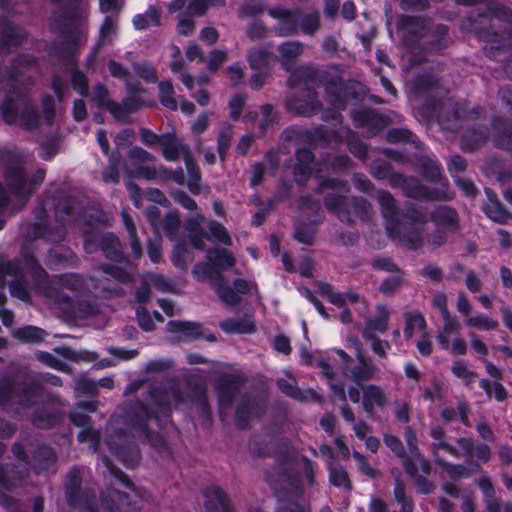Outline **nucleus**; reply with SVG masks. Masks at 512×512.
<instances>
[{"instance_id":"774afa93","label":"nucleus","mask_w":512,"mask_h":512,"mask_svg":"<svg viewBox=\"0 0 512 512\" xmlns=\"http://www.w3.org/2000/svg\"><path fill=\"white\" fill-rule=\"evenodd\" d=\"M363 390V398L383 408L387 405V396L383 389L375 384H369L361 387Z\"/></svg>"},{"instance_id":"4c0bfd02","label":"nucleus","mask_w":512,"mask_h":512,"mask_svg":"<svg viewBox=\"0 0 512 512\" xmlns=\"http://www.w3.org/2000/svg\"><path fill=\"white\" fill-rule=\"evenodd\" d=\"M77 261V255L70 248L55 247L48 250L45 263L48 268L53 269L62 265L73 266Z\"/></svg>"},{"instance_id":"f03ea898","label":"nucleus","mask_w":512,"mask_h":512,"mask_svg":"<svg viewBox=\"0 0 512 512\" xmlns=\"http://www.w3.org/2000/svg\"><path fill=\"white\" fill-rule=\"evenodd\" d=\"M84 468L73 466L63 481L64 497L70 508L80 512H134L138 508L129 501L130 496L116 489L100 493L99 503L92 486L83 487Z\"/></svg>"},{"instance_id":"79ce46f5","label":"nucleus","mask_w":512,"mask_h":512,"mask_svg":"<svg viewBox=\"0 0 512 512\" xmlns=\"http://www.w3.org/2000/svg\"><path fill=\"white\" fill-rule=\"evenodd\" d=\"M63 420L58 409H38L31 417L32 424L40 429H50L59 425Z\"/></svg>"},{"instance_id":"6ab92c4d","label":"nucleus","mask_w":512,"mask_h":512,"mask_svg":"<svg viewBox=\"0 0 512 512\" xmlns=\"http://www.w3.org/2000/svg\"><path fill=\"white\" fill-rule=\"evenodd\" d=\"M357 360L358 363L352 367L350 365L342 366V374L361 388L363 383L374 378L377 367L370 357L364 356L361 352L357 354Z\"/></svg>"},{"instance_id":"a18cd8bd","label":"nucleus","mask_w":512,"mask_h":512,"mask_svg":"<svg viewBox=\"0 0 512 512\" xmlns=\"http://www.w3.org/2000/svg\"><path fill=\"white\" fill-rule=\"evenodd\" d=\"M13 336L24 344H38L45 340V338L48 336V333L43 328L26 325L17 328L14 331Z\"/></svg>"},{"instance_id":"37998d69","label":"nucleus","mask_w":512,"mask_h":512,"mask_svg":"<svg viewBox=\"0 0 512 512\" xmlns=\"http://www.w3.org/2000/svg\"><path fill=\"white\" fill-rule=\"evenodd\" d=\"M386 141L390 144H411L416 149L422 147L423 143L418 136L406 127H393L386 133Z\"/></svg>"},{"instance_id":"39448f33","label":"nucleus","mask_w":512,"mask_h":512,"mask_svg":"<svg viewBox=\"0 0 512 512\" xmlns=\"http://www.w3.org/2000/svg\"><path fill=\"white\" fill-rule=\"evenodd\" d=\"M52 31L59 35L62 40L52 41L48 45L49 56L77 66L81 41V23L77 0H69L62 5L59 13L55 14L53 18Z\"/></svg>"},{"instance_id":"e2e57ef3","label":"nucleus","mask_w":512,"mask_h":512,"mask_svg":"<svg viewBox=\"0 0 512 512\" xmlns=\"http://www.w3.org/2000/svg\"><path fill=\"white\" fill-rule=\"evenodd\" d=\"M185 165L189 174L187 186L189 191L197 195L200 193L201 172L191 155L185 157Z\"/></svg>"},{"instance_id":"8fccbe9b","label":"nucleus","mask_w":512,"mask_h":512,"mask_svg":"<svg viewBox=\"0 0 512 512\" xmlns=\"http://www.w3.org/2000/svg\"><path fill=\"white\" fill-rule=\"evenodd\" d=\"M136 30H145L150 26H159L161 24V9L150 5L144 14H136L132 19Z\"/></svg>"},{"instance_id":"4468645a","label":"nucleus","mask_w":512,"mask_h":512,"mask_svg":"<svg viewBox=\"0 0 512 512\" xmlns=\"http://www.w3.org/2000/svg\"><path fill=\"white\" fill-rule=\"evenodd\" d=\"M350 117L357 129H365V137L373 138L387 128L390 118L377 112L374 108L352 109Z\"/></svg>"},{"instance_id":"c03bdc74","label":"nucleus","mask_w":512,"mask_h":512,"mask_svg":"<svg viewBox=\"0 0 512 512\" xmlns=\"http://www.w3.org/2000/svg\"><path fill=\"white\" fill-rule=\"evenodd\" d=\"M337 132L334 130H327L323 126H317L313 129H305L299 133V138L308 144H323L328 145L332 137H336Z\"/></svg>"},{"instance_id":"473e14b6","label":"nucleus","mask_w":512,"mask_h":512,"mask_svg":"<svg viewBox=\"0 0 512 512\" xmlns=\"http://www.w3.org/2000/svg\"><path fill=\"white\" fill-rule=\"evenodd\" d=\"M489 203L483 207L484 214L492 221L505 224L508 219L512 218V213L499 201L497 195L489 189H486Z\"/></svg>"},{"instance_id":"052dcab7","label":"nucleus","mask_w":512,"mask_h":512,"mask_svg":"<svg viewBox=\"0 0 512 512\" xmlns=\"http://www.w3.org/2000/svg\"><path fill=\"white\" fill-rule=\"evenodd\" d=\"M404 337L409 340L413 337L415 329L425 330L427 327L426 320L420 312H405Z\"/></svg>"},{"instance_id":"a878e982","label":"nucleus","mask_w":512,"mask_h":512,"mask_svg":"<svg viewBox=\"0 0 512 512\" xmlns=\"http://www.w3.org/2000/svg\"><path fill=\"white\" fill-rule=\"evenodd\" d=\"M276 60V55L264 46L254 47L247 53V61L250 68L254 71H263L268 73Z\"/></svg>"},{"instance_id":"864d4df0","label":"nucleus","mask_w":512,"mask_h":512,"mask_svg":"<svg viewBox=\"0 0 512 512\" xmlns=\"http://www.w3.org/2000/svg\"><path fill=\"white\" fill-rule=\"evenodd\" d=\"M21 99V94H17L16 98L8 94L1 101L0 112L2 119L6 124L13 125L17 122L19 117L17 102Z\"/></svg>"},{"instance_id":"58836bf2","label":"nucleus","mask_w":512,"mask_h":512,"mask_svg":"<svg viewBox=\"0 0 512 512\" xmlns=\"http://www.w3.org/2000/svg\"><path fill=\"white\" fill-rule=\"evenodd\" d=\"M206 258L214 269L221 271V273L234 267L236 263V259L230 251L219 247L210 248L207 251Z\"/></svg>"},{"instance_id":"9d476101","label":"nucleus","mask_w":512,"mask_h":512,"mask_svg":"<svg viewBox=\"0 0 512 512\" xmlns=\"http://www.w3.org/2000/svg\"><path fill=\"white\" fill-rule=\"evenodd\" d=\"M192 273L197 281L202 282L205 279H209L212 289L215 291L218 298L226 305L236 306L240 304L241 297H239L229 285L225 284L223 273L216 271L209 260L197 263Z\"/></svg>"},{"instance_id":"13d9d810","label":"nucleus","mask_w":512,"mask_h":512,"mask_svg":"<svg viewBox=\"0 0 512 512\" xmlns=\"http://www.w3.org/2000/svg\"><path fill=\"white\" fill-rule=\"evenodd\" d=\"M346 144L350 153L357 159L365 161L368 158V145L360 139L356 132L348 130Z\"/></svg>"},{"instance_id":"393cba45","label":"nucleus","mask_w":512,"mask_h":512,"mask_svg":"<svg viewBox=\"0 0 512 512\" xmlns=\"http://www.w3.org/2000/svg\"><path fill=\"white\" fill-rule=\"evenodd\" d=\"M278 389L286 396L297 400L299 402L311 401L313 403L321 404L323 396L312 388L300 389L296 381L289 382L283 378L277 380Z\"/></svg>"},{"instance_id":"423d86ee","label":"nucleus","mask_w":512,"mask_h":512,"mask_svg":"<svg viewBox=\"0 0 512 512\" xmlns=\"http://www.w3.org/2000/svg\"><path fill=\"white\" fill-rule=\"evenodd\" d=\"M11 401L22 408L31 409L40 404L56 403L58 397L43 385L41 374L27 371L15 378H0V406H5Z\"/></svg>"},{"instance_id":"c85d7f7f","label":"nucleus","mask_w":512,"mask_h":512,"mask_svg":"<svg viewBox=\"0 0 512 512\" xmlns=\"http://www.w3.org/2000/svg\"><path fill=\"white\" fill-rule=\"evenodd\" d=\"M325 90L327 100L331 106L344 108L343 95L346 83L340 76L322 77L319 80Z\"/></svg>"},{"instance_id":"5fc2aeb1","label":"nucleus","mask_w":512,"mask_h":512,"mask_svg":"<svg viewBox=\"0 0 512 512\" xmlns=\"http://www.w3.org/2000/svg\"><path fill=\"white\" fill-rule=\"evenodd\" d=\"M20 126L26 131H32L40 126V115L29 99H25V107L19 115Z\"/></svg>"},{"instance_id":"1a4fd4ad","label":"nucleus","mask_w":512,"mask_h":512,"mask_svg":"<svg viewBox=\"0 0 512 512\" xmlns=\"http://www.w3.org/2000/svg\"><path fill=\"white\" fill-rule=\"evenodd\" d=\"M323 108L315 87L306 85L288 95L285 99L287 113L295 117L311 118Z\"/></svg>"},{"instance_id":"2eb2a0df","label":"nucleus","mask_w":512,"mask_h":512,"mask_svg":"<svg viewBox=\"0 0 512 512\" xmlns=\"http://www.w3.org/2000/svg\"><path fill=\"white\" fill-rule=\"evenodd\" d=\"M411 164L424 180L430 183H440L439 188L447 187L453 197L455 196V193L449 189V182L443 175L441 164L435 158L423 153H415L412 156Z\"/></svg>"},{"instance_id":"c9c22d12","label":"nucleus","mask_w":512,"mask_h":512,"mask_svg":"<svg viewBox=\"0 0 512 512\" xmlns=\"http://www.w3.org/2000/svg\"><path fill=\"white\" fill-rule=\"evenodd\" d=\"M54 211L56 219L58 221H64L80 215L82 206L76 197L65 195L56 201Z\"/></svg>"},{"instance_id":"cd10ccee","label":"nucleus","mask_w":512,"mask_h":512,"mask_svg":"<svg viewBox=\"0 0 512 512\" xmlns=\"http://www.w3.org/2000/svg\"><path fill=\"white\" fill-rule=\"evenodd\" d=\"M449 27L446 24H436L431 27L429 38L424 42V49L428 52L441 54L448 47Z\"/></svg>"},{"instance_id":"4be33fe9","label":"nucleus","mask_w":512,"mask_h":512,"mask_svg":"<svg viewBox=\"0 0 512 512\" xmlns=\"http://www.w3.org/2000/svg\"><path fill=\"white\" fill-rule=\"evenodd\" d=\"M494 147L512 153V121L503 116H496L491 121Z\"/></svg>"},{"instance_id":"dca6fc26","label":"nucleus","mask_w":512,"mask_h":512,"mask_svg":"<svg viewBox=\"0 0 512 512\" xmlns=\"http://www.w3.org/2000/svg\"><path fill=\"white\" fill-rule=\"evenodd\" d=\"M3 176L10 193L21 201L17 208V212H19L28 202L26 201V192L28 191L26 170L20 165L8 166Z\"/></svg>"},{"instance_id":"4d7b16f0","label":"nucleus","mask_w":512,"mask_h":512,"mask_svg":"<svg viewBox=\"0 0 512 512\" xmlns=\"http://www.w3.org/2000/svg\"><path fill=\"white\" fill-rule=\"evenodd\" d=\"M278 52L282 57V66L289 70V62L295 60L303 53V45L297 41H287L279 45Z\"/></svg>"},{"instance_id":"bb28decb","label":"nucleus","mask_w":512,"mask_h":512,"mask_svg":"<svg viewBox=\"0 0 512 512\" xmlns=\"http://www.w3.org/2000/svg\"><path fill=\"white\" fill-rule=\"evenodd\" d=\"M160 146L162 155L167 161H177L181 154L184 155V158L191 155L188 146L178 139L175 133H164Z\"/></svg>"},{"instance_id":"412c9836","label":"nucleus","mask_w":512,"mask_h":512,"mask_svg":"<svg viewBox=\"0 0 512 512\" xmlns=\"http://www.w3.org/2000/svg\"><path fill=\"white\" fill-rule=\"evenodd\" d=\"M57 454L53 447L48 444H38L30 455L28 465L37 475L50 470L56 465Z\"/></svg>"},{"instance_id":"72a5a7b5","label":"nucleus","mask_w":512,"mask_h":512,"mask_svg":"<svg viewBox=\"0 0 512 512\" xmlns=\"http://www.w3.org/2000/svg\"><path fill=\"white\" fill-rule=\"evenodd\" d=\"M19 257L23 270L28 272L35 283L41 284L48 279V273L32 252L22 249Z\"/></svg>"},{"instance_id":"338daca9","label":"nucleus","mask_w":512,"mask_h":512,"mask_svg":"<svg viewBox=\"0 0 512 512\" xmlns=\"http://www.w3.org/2000/svg\"><path fill=\"white\" fill-rule=\"evenodd\" d=\"M479 387L484 390L488 397L494 396L497 402H503L507 399L508 393L506 388L499 381H495L493 384L487 379H481L479 381Z\"/></svg>"},{"instance_id":"f704fd0d","label":"nucleus","mask_w":512,"mask_h":512,"mask_svg":"<svg viewBox=\"0 0 512 512\" xmlns=\"http://www.w3.org/2000/svg\"><path fill=\"white\" fill-rule=\"evenodd\" d=\"M168 331L180 334L185 341H194L203 336L202 325L197 322L170 320L167 323Z\"/></svg>"},{"instance_id":"680f3d73","label":"nucleus","mask_w":512,"mask_h":512,"mask_svg":"<svg viewBox=\"0 0 512 512\" xmlns=\"http://www.w3.org/2000/svg\"><path fill=\"white\" fill-rule=\"evenodd\" d=\"M162 228L164 230L165 235L171 239L175 240L180 226H181V220H180V214L178 210H171L169 211L163 218L161 222Z\"/></svg>"},{"instance_id":"69168bd1","label":"nucleus","mask_w":512,"mask_h":512,"mask_svg":"<svg viewBox=\"0 0 512 512\" xmlns=\"http://www.w3.org/2000/svg\"><path fill=\"white\" fill-rule=\"evenodd\" d=\"M233 134V127L230 124H225L218 134L217 152L222 162L226 160V154L231 146Z\"/></svg>"},{"instance_id":"2f4dec72","label":"nucleus","mask_w":512,"mask_h":512,"mask_svg":"<svg viewBox=\"0 0 512 512\" xmlns=\"http://www.w3.org/2000/svg\"><path fill=\"white\" fill-rule=\"evenodd\" d=\"M52 286L61 290H69L75 295H81L86 288V281L84 277L78 273H63L54 275Z\"/></svg>"},{"instance_id":"09e8293b","label":"nucleus","mask_w":512,"mask_h":512,"mask_svg":"<svg viewBox=\"0 0 512 512\" xmlns=\"http://www.w3.org/2000/svg\"><path fill=\"white\" fill-rule=\"evenodd\" d=\"M329 475V482L336 488H343L345 491L350 492L353 489L351 479L348 472L341 465H336L329 462L327 465Z\"/></svg>"},{"instance_id":"e433bc0d","label":"nucleus","mask_w":512,"mask_h":512,"mask_svg":"<svg viewBox=\"0 0 512 512\" xmlns=\"http://www.w3.org/2000/svg\"><path fill=\"white\" fill-rule=\"evenodd\" d=\"M487 138L488 133L485 127L471 128L461 137V150L463 152H474L486 144Z\"/></svg>"},{"instance_id":"0eeeda50","label":"nucleus","mask_w":512,"mask_h":512,"mask_svg":"<svg viewBox=\"0 0 512 512\" xmlns=\"http://www.w3.org/2000/svg\"><path fill=\"white\" fill-rule=\"evenodd\" d=\"M370 173L378 181L387 180L394 189H401L410 199L425 202H442L453 200V194L447 187L430 188L422 184L415 176H407L393 170V166L382 159H376L370 164Z\"/></svg>"},{"instance_id":"f3484780","label":"nucleus","mask_w":512,"mask_h":512,"mask_svg":"<svg viewBox=\"0 0 512 512\" xmlns=\"http://www.w3.org/2000/svg\"><path fill=\"white\" fill-rule=\"evenodd\" d=\"M119 443L110 439L108 440L109 449L114 452L118 459L128 468L138 466L141 454L139 447L133 441H128L123 430L119 431Z\"/></svg>"},{"instance_id":"6e6d98bb","label":"nucleus","mask_w":512,"mask_h":512,"mask_svg":"<svg viewBox=\"0 0 512 512\" xmlns=\"http://www.w3.org/2000/svg\"><path fill=\"white\" fill-rule=\"evenodd\" d=\"M280 475L286 478L285 482L287 484V488H284L278 497L280 498L283 495V492H286L288 494V498L300 499L303 494V487L299 476L294 473H289L286 468L281 469Z\"/></svg>"},{"instance_id":"ddd939ff","label":"nucleus","mask_w":512,"mask_h":512,"mask_svg":"<svg viewBox=\"0 0 512 512\" xmlns=\"http://www.w3.org/2000/svg\"><path fill=\"white\" fill-rule=\"evenodd\" d=\"M398 30L403 31V42L407 47H415L431 30V21L424 16L401 15L396 23Z\"/></svg>"},{"instance_id":"c756f323","label":"nucleus","mask_w":512,"mask_h":512,"mask_svg":"<svg viewBox=\"0 0 512 512\" xmlns=\"http://www.w3.org/2000/svg\"><path fill=\"white\" fill-rule=\"evenodd\" d=\"M26 39L27 33L22 27L6 21L0 31V49L20 47Z\"/></svg>"},{"instance_id":"7c9ffc66","label":"nucleus","mask_w":512,"mask_h":512,"mask_svg":"<svg viewBox=\"0 0 512 512\" xmlns=\"http://www.w3.org/2000/svg\"><path fill=\"white\" fill-rule=\"evenodd\" d=\"M26 470L19 469L12 463H0V489L11 490L13 487L21 485L27 477Z\"/></svg>"},{"instance_id":"3c124183","label":"nucleus","mask_w":512,"mask_h":512,"mask_svg":"<svg viewBox=\"0 0 512 512\" xmlns=\"http://www.w3.org/2000/svg\"><path fill=\"white\" fill-rule=\"evenodd\" d=\"M93 99L100 110H107L115 115L118 110V102L112 100L107 87L103 83H97L93 88Z\"/></svg>"},{"instance_id":"49530a36","label":"nucleus","mask_w":512,"mask_h":512,"mask_svg":"<svg viewBox=\"0 0 512 512\" xmlns=\"http://www.w3.org/2000/svg\"><path fill=\"white\" fill-rule=\"evenodd\" d=\"M430 436L434 440L430 445L431 452L436 456L439 450H444L451 456L457 457L458 450L449 444L446 439V432L440 425H435L430 430Z\"/></svg>"},{"instance_id":"5701e85b","label":"nucleus","mask_w":512,"mask_h":512,"mask_svg":"<svg viewBox=\"0 0 512 512\" xmlns=\"http://www.w3.org/2000/svg\"><path fill=\"white\" fill-rule=\"evenodd\" d=\"M268 15L279 20V27L277 28L279 36H290L296 33L301 16L299 10L293 11L282 7H271L268 9Z\"/></svg>"},{"instance_id":"b1692460","label":"nucleus","mask_w":512,"mask_h":512,"mask_svg":"<svg viewBox=\"0 0 512 512\" xmlns=\"http://www.w3.org/2000/svg\"><path fill=\"white\" fill-rule=\"evenodd\" d=\"M203 495L205 512H234L230 498L220 486H208Z\"/></svg>"},{"instance_id":"20e7f679","label":"nucleus","mask_w":512,"mask_h":512,"mask_svg":"<svg viewBox=\"0 0 512 512\" xmlns=\"http://www.w3.org/2000/svg\"><path fill=\"white\" fill-rule=\"evenodd\" d=\"M317 186L313 192L317 195L323 194L326 190L333 192L326 193L323 204L326 210L335 215L341 222L354 224L353 216L366 222L370 219L371 205L367 199L361 196L348 197L350 185L348 181L339 178L316 173Z\"/></svg>"},{"instance_id":"7ed1b4c3","label":"nucleus","mask_w":512,"mask_h":512,"mask_svg":"<svg viewBox=\"0 0 512 512\" xmlns=\"http://www.w3.org/2000/svg\"><path fill=\"white\" fill-rule=\"evenodd\" d=\"M148 395L156 409L137 401L125 410V423L143 442L154 448H161L166 445L165 438L159 431L152 430L149 424L153 423L161 430L162 421L172 416V405L166 388L161 385L151 386Z\"/></svg>"},{"instance_id":"aec40b11","label":"nucleus","mask_w":512,"mask_h":512,"mask_svg":"<svg viewBox=\"0 0 512 512\" xmlns=\"http://www.w3.org/2000/svg\"><path fill=\"white\" fill-rule=\"evenodd\" d=\"M264 412L265 407L256 399L243 397L235 407V425L238 429H247L251 419L261 417Z\"/></svg>"},{"instance_id":"f8f14e48","label":"nucleus","mask_w":512,"mask_h":512,"mask_svg":"<svg viewBox=\"0 0 512 512\" xmlns=\"http://www.w3.org/2000/svg\"><path fill=\"white\" fill-rule=\"evenodd\" d=\"M440 86V79L433 72L425 71L414 76L410 92L415 99L422 100L427 108L434 109L438 104L435 96Z\"/></svg>"},{"instance_id":"9b49d317","label":"nucleus","mask_w":512,"mask_h":512,"mask_svg":"<svg viewBox=\"0 0 512 512\" xmlns=\"http://www.w3.org/2000/svg\"><path fill=\"white\" fill-rule=\"evenodd\" d=\"M248 378L243 373H221L214 379V390L217 396L220 414L232 408Z\"/></svg>"},{"instance_id":"a19ab883","label":"nucleus","mask_w":512,"mask_h":512,"mask_svg":"<svg viewBox=\"0 0 512 512\" xmlns=\"http://www.w3.org/2000/svg\"><path fill=\"white\" fill-rule=\"evenodd\" d=\"M143 105L144 102L139 95H128L118 103L117 113L112 117L118 122L130 124L131 119L128 115L137 112Z\"/></svg>"},{"instance_id":"6e6552de","label":"nucleus","mask_w":512,"mask_h":512,"mask_svg":"<svg viewBox=\"0 0 512 512\" xmlns=\"http://www.w3.org/2000/svg\"><path fill=\"white\" fill-rule=\"evenodd\" d=\"M83 246L88 254L101 251L103 256L114 263H128L120 239L113 232L100 233L96 230H85L83 232Z\"/></svg>"},{"instance_id":"0e129e2a","label":"nucleus","mask_w":512,"mask_h":512,"mask_svg":"<svg viewBox=\"0 0 512 512\" xmlns=\"http://www.w3.org/2000/svg\"><path fill=\"white\" fill-rule=\"evenodd\" d=\"M158 89L160 103L170 110H176L178 104L174 98V87L172 82L170 80L160 81L158 83Z\"/></svg>"},{"instance_id":"bf43d9fd","label":"nucleus","mask_w":512,"mask_h":512,"mask_svg":"<svg viewBox=\"0 0 512 512\" xmlns=\"http://www.w3.org/2000/svg\"><path fill=\"white\" fill-rule=\"evenodd\" d=\"M220 327L227 333L251 334L256 331L254 322L246 319H227Z\"/></svg>"},{"instance_id":"603ef678","label":"nucleus","mask_w":512,"mask_h":512,"mask_svg":"<svg viewBox=\"0 0 512 512\" xmlns=\"http://www.w3.org/2000/svg\"><path fill=\"white\" fill-rule=\"evenodd\" d=\"M185 384L187 388L186 394L189 402H194L197 404L208 399L206 384L198 376L190 375L186 378Z\"/></svg>"},{"instance_id":"de8ad7c7","label":"nucleus","mask_w":512,"mask_h":512,"mask_svg":"<svg viewBox=\"0 0 512 512\" xmlns=\"http://www.w3.org/2000/svg\"><path fill=\"white\" fill-rule=\"evenodd\" d=\"M478 486L483 493L487 512H501V502L496 498L495 489L488 476L480 477Z\"/></svg>"},{"instance_id":"f257e3e1","label":"nucleus","mask_w":512,"mask_h":512,"mask_svg":"<svg viewBox=\"0 0 512 512\" xmlns=\"http://www.w3.org/2000/svg\"><path fill=\"white\" fill-rule=\"evenodd\" d=\"M376 200L386 221L387 235L410 251H417L424 244L422 230L417 225L422 226L430 221L436 228L451 233L460 228L459 214L452 206L438 205L427 216L424 209L414 204L406 205L401 211L394 196L386 190H378Z\"/></svg>"},{"instance_id":"ea45409f","label":"nucleus","mask_w":512,"mask_h":512,"mask_svg":"<svg viewBox=\"0 0 512 512\" xmlns=\"http://www.w3.org/2000/svg\"><path fill=\"white\" fill-rule=\"evenodd\" d=\"M378 315L366 321L363 331L364 338L377 337L375 332L385 333L388 329L389 311L385 305L377 306Z\"/></svg>"},{"instance_id":"a211bd4d","label":"nucleus","mask_w":512,"mask_h":512,"mask_svg":"<svg viewBox=\"0 0 512 512\" xmlns=\"http://www.w3.org/2000/svg\"><path fill=\"white\" fill-rule=\"evenodd\" d=\"M296 162L292 167V174L295 179V183L303 188L307 185L313 169L312 164L315 162L314 152L307 147H299L294 153Z\"/></svg>"}]
</instances>
